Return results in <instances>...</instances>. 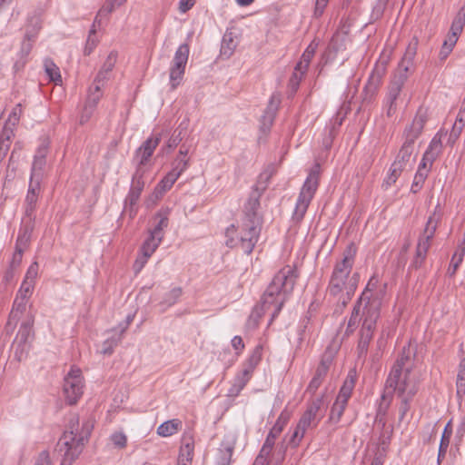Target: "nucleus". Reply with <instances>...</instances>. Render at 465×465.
I'll return each instance as SVG.
<instances>
[{
	"mask_svg": "<svg viewBox=\"0 0 465 465\" xmlns=\"http://www.w3.org/2000/svg\"><path fill=\"white\" fill-rule=\"evenodd\" d=\"M322 405L323 396L313 399L308 404L306 411L300 418L298 423L302 427L306 428L307 430L310 428H315L319 424L320 420L323 416V414L321 413Z\"/></svg>",
	"mask_w": 465,
	"mask_h": 465,
	"instance_id": "ddd939ff",
	"label": "nucleus"
},
{
	"mask_svg": "<svg viewBox=\"0 0 465 465\" xmlns=\"http://www.w3.org/2000/svg\"><path fill=\"white\" fill-rule=\"evenodd\" d=\"M291 418V412L284 409L280 416L278 417L275 424L269 431L266 439L270 440L271 441H273L275 443L276 439L279 437V435L282 432L284 427L287 425L289 420Z\"/></svg>",
	"mask_w": 465,
	"mask_h": 465,
	"instance_id": "a878e982",
	"label": "nucleus"
},
{
	"mask_svg": "<svg viewBox=\"0 0 465 465\" xmlns=\"http://www.w3.org/2000/svg\"><path fill=\"white\" fill-rule=\"evenodd\" d=\"M147 173V169L143 167H136L135 173L132 178L131 187L128 195L125 199V203H129L134 206L137 203L140 195L144 188L145 181L144 175Z\"/></svg>",
	"mask_w": 465,
	"mask_h": 465,
	"instance_id": "a211bd4d",
	"label": "nucleus"
},
{
	"mask_svg": "<svg viewBox=\"0 0 465 465\" xmlns=\"http://www.w3.org/2000/svg\"><path fill=\"white\" fill-rule=\"evenodd\" d=\"M117 60V53L114 51H112L106 57L104 63L103 64L101 69L110 74L113 68L114 67V64Z\"/></svg>",
	"mask_w": 465,
	"mask_h": 465,
	"instance_id": "680f3d73",
	"label": "nucleus"
},
{
	"mask_svg": "<svg viewBox=\"0 0 465 465\" xmlns=\"http://www.w3.org/2000/svg\"><path fill=\"white\" fill-rule=\"evenodd\" d=\"M332 360L333 357L331 353L325 352L322 355L320 364L316 369L315 374L306 389V392H309L312 395L315 394L316 391L322 385L324 378L326 377L330 366L332 363Z\"/></svg>",
	"mask_w": 465,
	"mask_h": 465,
	"instance_id": "f3484780",
	"label": "nucleus"
},
{
	"mask_svg": "<svg viewBox=\"0 0 465 465\" xmlns=\"http://www.w3.org/2000/svg\"><path fill=\"white\" fill-rule=\"evenodd\" d=\"M27 302L28 300L15 297L12 310L9 313L8 321L5 327L6 333H13L18 322L20 321L22 316L26 312Z\"/></svg>",
	"mask_w": 465,
	"mask_h": 465,
	"instance_id": "aec40b11",
	"label": "nucleus"
},
{
	"mask_svg": "<svg viewBox=\"0 0 465 465\" xmlns=\"http://www.w3.org/2000/svg\"><path fill=\"white\" fill-rule=\"evenodd\" d=\"M427 119V110L422 107L419 108L411 124L404 130L405 140L401 148L408 149V151L413 153L415 141L421 134Z\"/></svg>",
	"mask_w": 465,
	"mask_h": 465,
	"instance_id": "f8f14e48",
	"label": "nucleus"
},
{
	"mask_svg": "<svg viewBox=\"0 0 465 465\" xmlns=\"http://www.w3.org/2000/svg\"><path fill=\"white\" fill-rule=\"evenodd\" d=\"M38 263L36 262H34L27 269L24 281H29L31 282V283L35 284V279L38 275Z\"/></svg>",
	"mask_w": 465,
	"mask_h": 465,
	"instance_id": "e2e57ef3",
	"label": "nucleus"
},
{
	"mask_svg": "<svg viewBox=\"0 0 465 465\" xmlns=\"http://www.w3.org/2000/svg\"><path fill=\"white\" fill-rule=\"evenodd\" d=\"M102 96L103 88L101 87V85L92 84V85L89 87L84 107L80 116L81 124H84L89 121Z\"/></svg>",
	"mask_w": 465,
	"mask_h": 465,
	"instance_id": "dca6fc26",
	"label": "nucleus"
},
{
	"mask_svg": "<svg viewBox=\"0 0 465 465\" xmlns=\"http://www.w3.org/2000/svg\"><path fill=\"white\" fill-rule=\"evenodd\" d=\"M319 186V174L312 171L307 176L301 192L299 193L296 205L292 213V221L299 223L302 221L308 207L314 197Z\"/></svg>",
	"mask_w": 465,
	"mask_h": 465,
	"instance_id": "0eeeda50",
	"label": "nucleus"
},
{
	"mask_svg": "<svg viewBox=\"0 0 465 465\" xmlns=\"http://www.w3.org/2000/svg\"><path fill=\"white\" fill-rule=\"evenodd\" d=\"M347 404L348 403L336 399L333 405L331 408L328 421L332 424H337L341 420V418L343 415Z\"/></svg>",
	"mask_w": 465,
	"mask_h": 465,
	"instance_id": "79ce46f5",
	"label": "nucleus"
},
{
	"mask_svg": "<svg viewBox=\"0 0 465 465\" xmlns=\"http://www.w3.org/2000/svg\"><path fill=\"white\" fill-rule=\"evenodd\" d=\"M183 426V422L179 419H173L164 421L157 428V434L161 437H170L177 433Z\"/></svg>",
	"mask_w": 465,
	"mask_h": 465,
	"instance_id": "7c9ffc66",
	"label": "nucleus"
},
{
	"mask_svg": "<svg viewBox=\"0 0 465 465\" xmlns=\"http://www.w3.org/2000/svg\"><path fill=\"white\" fill-rule=\"evenodd\" d=\"M114 9H115V5H114V1L106 0L105 3L104 4V5L99 10L96 17L98 18L99 16H102V15H107L111 14ZM97 23H99L98 20H97Z\"/></svg>",
	"mask_w": 465,
	"mask_h": 465,
	"instance_id": "69168bd1",
	"label": "nucleus"
},
{
	"mask_svg": "<svg viewBox=\"0 0 465 465\" xmlns=\"http://www.w3.org/2000/svg\"><path fill=\"white\" fill-rule=\"evenodd\" d=\"M281 104V95L279 94H272L267 108L265 109L261 118V129L263 133H267L271 130L276 117L279 105Z\"/></svg>",
	"mask_w": 465,
	"mask_h": 465,
	"instance_id": "412c9836",
	"label": "nucleus"
},
{
	"mask_svg": "<svg viewBox=\"0 0 465 465\" xmlns=\"http://www.w3.org/2000/svg\"><path fill=\"white\" fill-rule=\"evenodd\" d=\"M306 430V428L302 427L299 423H297V426L295 427L294 431L289 440V444L293 448L299 446L305 435Z\"/></svg>",
	"mask_w": 465,
	"mask_h": 465,
	"instance_id": "3c124183",
	"label": "nucleus"
},
{
	"mask_svg": "<svg viewBox=\"0 0 465 465\" xmlns=\"http://www.w3.org/2000/svg\"><path fill=\"white\" fill-rule=\"evenodd\" d=\"M235 46H236V45L234 44V41L232 40V38L230 37L229 39H227V35H225L223 37V40L222 43V47H221L222 55H223L225 57H230L232 54L233 50L235 49Z\"/></svg>",
	"mask_w": 465,
	"mask_h": 465,
	"instance_id": "4d7b16f0",
	"label": "nucleus"
},
{
	"mask_svg": "<svg viewBox=\"0 0 465 465\" xmlns=\"http://www.w3.org/2000/svg\"><path fill=\"white\" fill-rule=\"evenodd\" d=\"M274 444L275 443L273 441H271L270 440L265 439V441H264L259 454L262 455L263 457L268 459L272 453Z\"/></svg>",
	"mask_w": 465,
	"mask_h": 465,
	"instance_id": "338daca9",
	"label": "nucleus"
},
{
	"mask_svg": "<svg viewBox=\"0 0 465 465\" xmlns=\"http://www.w3.org/2000/svg\"><path fill=\"white\" fill-rule=\"evenodd\" d=\"M413 70L414 62L401 59L394 74H402L406 77L407 80L409 77V73L412 72Z\"/></svg>",
	"mask_w": 465,
	"mask_h": 465,
	"instance_id": "6e6d98bb",
	"label": "nucleus"
},
{
	"mask_svg": "<svg viewBox=\"0 0 465 465\" xmlns=\"http://www.w3.org/2000/svg\"><path fill=\"white\" fill-rule=\"evenodd\" d=\"M34 322L35 316L32 313H27L24 318L15 339L14 340L12 348L14 350L15 357L18 361L26 358L30 350V343L34 339Z\"/></svg>",
	"mask_w": 465,
	"mask_h": 465,
	"instance_id": "6e6552de",
	"label": "nucleus"
},
{
	"mask_svg": "<svg viewBox=\"0 0 465 465\" xmlns=\"http://www.w3.org/2000/svg\"><path fill=\"white\" fill-rule=\"evenodd\" d=\"M179 177L178 173L171 170L157 184L156 190L161 193L170 190Z\"/></svg>",
	"mask_w": 465,
	"mask_h": 465,
	"instance_id": "a18cd8bd",
	"label": "nucleus"
},
{
	"mask_svg": "<svg viewBox=\"0 0 465 465\" xmlns=\"http://www.w3.org/2000/svg\"><path fill=\"white\" fill-rule=\"evenodd\" d=\"M189 53V45L183 44L177 48L174 54L169 74L171 90H175L183 79Z\"/></svg>",
	"mask_w": 465,
	"mask_h": 465,
	"instance_id": "9d476101",
	"label": "nucleus"
},
{
	"mask_svg": "<svg viewBox=\"0 0 465 465\" xmlns=\"http://www.w3.org/2000/svg\"><path fill=\"white\" fill-rule=\"evenodd\" d=\"M406 82V77L402 74H394L389 85L387 101L396 102L401 89Z\"/></svg>",
	"mask_w": 465,
	"mask_h": 465,
	"instance_id": "c85d7f7f",
	"label": "nucleus"
},
{
	"mask_svg": "<svg viewBox=\"0 0 465 465\" xmlns=\"http://www.w3.org/2000/svg\"><path fill=\"white\" fill-rule=\"evenodd\" d=\"M110 440H111L112 443L114 445V447H116V448L124 449L126 447L127 437L122 431H116V432L113 433L110 437Z\"/></svg>",
	"mask_w": 465,
	"mask_h": 465,
	"instance_id": "052dcab7",
	"label": "nucleus"
},
{
	"mask_svg": "<svg viewBox=\"0 0 465 465\" xmlns=\"http://www.w3.org/2000/svg\"><path fill=\"white\" fill-rule=\"evenodd\" d=\"M355 386V380L352 376H348L343 382L336 399L343 402L348 403L349 399L351 396V392Z\"/></svg>",
	"mask_w": 465,
	"mask_h": 465,
	"instance_id": "ea45409f",
	"label": "nucleus"
},
{
	"mask_svg": "<svg viewBox=\"0 0 465 465\" xmlns=\"http://www.w3.org/2000/svg\"><path fill=\"white\" fill-rule=\"evenodd\" d=\"M464 255H465L464 247H461V248L458 247L457 251L454 252V254L451 258L450 266L448 268V273L450 274V276H453L456 273L460 264L463 261Z\"/></svg>",
	"mask_w": 465,
	"mask_h": 465,
	"instance_id": "49530a36",
	"label": "nucleus"
},
{
	"mask_svg": "<svg viewBox=\"0 0 465 465\" xmlns=\"http://www.w3.org/2000/svg\"><path fill=\"white\" fill-rule=\"evenodd\" d=\"M447 135V132L440 130L431 139L429 147L425 151L427 159L430 160L432 157L437 159L442 151V138Z\"/></svg>",
	"mask_w": 465,
	"mask_h": 465,
	"instance_id": "bb28decb",
	"label": "nucleus"
},
{
	"mask_svg": "<svg viewBox=\"0 0 465 465\" xmlns=\"http://www.w3.org/2000/svg\"><path fill=\"white\" fill-rule=\"evenodd\" d=\"M262 347L261 345H258L254 348V350L252 351L249 358L243 363L242 369L244 371H248L251 374H252L254 369L260 363V361L262 360Z\"/></svg>",
	"mask_w": 465,
	"mask_h": 465,
	"instance_id": "f704fd0d",
	"label": "nucleus"
},
{
	"mask_svg": "<svg viewBox=\"0 0 465 465\" xmlns=\"http://www.w3.org/2000/svg\"><path fill=\"white\" fill-rule=\"evenodd\" d=\"M317 47H318V43H316L315 41H312L307 46V48L302 53L300 61L297 64V65H299L300 68H302L303 70H308L309 64H310L312 57L315 54Z\"/></svg>",
	"mask_w": 465,
	"mask_h": 465,
	"instance_id": "58836bf2",
	"label": "nucleus"
},
{
	"mask_svg": "<svg viewBox=\"0 0 465 465\" xmlns=\"http://www.w3.org/2000/svg\"><path fill=\"white\" fill-rule=\"evenodd\" d=\"M189 167V162L182 159H174L173 161V168L176 173L181 175Z\"/></svg>",
	"mask_w": 465,
	"mask_h": 465,
	"instance_id": "0e129e2a",
	"label": "nucleus"
},
{
	"mask_svg": "<svg viewBox=\"0 0 465 465\" xmlns=\"http://www.w3.org/2000/svg\"><path fill=\"white\" fill-rule=\"evenodd\" d=\"M456 394L459 399H462L465 395V357L461 358L458 365Z\"/></svg>",
	"mask_w": 465,
	"mask_h": 465,
	"instance_id": "e433bc0d",
	"label": "nucleus"
},
{
	"mask_svg": "<svg viewBox=\"0 0 465 465\" xmlns=\"http://www.w3.org/2000/svg\"><path fill=\"white\" fill-rule=\"evenodd\" d=\"M45 71L49 77L50 81L55 84L62 83V76L59 67L50 59L45 61Z\"/></svg>",
	"mask_w": 465,
	"mask_h": 465,
	"instance_id": "37998d69",
	"label": "nucleus"
},
{
	"mask_svg": "<svg viewBox=\"0 0 465 465\" xmlns=\"http://www.w3.org/2000/svg\"><path fill=\"white\" fill-rule=\"evenodd\" d=\"M63 392L69 405L75 404L84 392V378L82 371L73 366L64 379Z\"/></svg>",
	"mask_w": 465,
	"mask_h": 465,
	"instance_id": "1a4fd4ad",
	"label": "nucleus"
},
{
	"mask_svg": "<svg viewBox=\"0 0 465 465\" xmlns=\"http://www.w3.org/2000/svg\"><path fill=\"white\" fill-rule=\"evenodd\" d=\"M97 23V17H95L94 22L93 24V28L89 32L88 38L86 40L85 47H84V54L86 55L90 54L93 50L95 48L98 40L95 37V25Z\"/></svg>",
	"mask_w": 465,
	"mask_h": 465,
	"instance_id": "09e8293b",
	"label": "nucleus"
},
{
	"mask_svg": "<svg viewBox=\"0 0 465 465\" xmlns=\"http://www.w3.org/2000/svg\"><path fill=\"white\" fill-rule=\"evenodd\" d=\"M306 72H307V70H303V69L300 68L299 65H297V64L294 67V71L289 80V87L293 93H295L297 91V89L299 88V85H300L303 76L305 75Z\"/></svg>",
	"mask_w": 465,
	"mask_h": 465,
	"instance_id": "de8ad7c7",
	"label": "nucleus"
},
{
	"mask_svg": "<svg viewBox=\"0 0 465 465\" xmlns=\"http://www.w3.org/2000/svg\"><path fill=\"white\" fill-rule=\"evenodd\" d=\"M298 271L295 265L287 264L274 275L272 282L262 295V310L272 311V320L280 313L288 295L292 292Z\"/></svg>",
	"mask_w": 465,
	"mask_h": 465,
	"instance_id": "20e7f679",
	"label": "nucleus"
},
{
	"mask_svg": "<svg viewBox=\"0 0 465 465\" xmlns=\"http://www.w3.org/2000/svg\"><path fill=\"white\" fill-rule=\"evenodd\" d=\"M22 114H23L22 104H17L12 109L7 120L5 123L2 136H7V140H9L12 136H14V130L16 127V125L19 124Z\"/></svg>",
	"mask_w": 465,
	"mask_h": 465,
	"instance_id": "5701e85b",
	"label": "nucleus"
},
{
	"mask_svg": "<svg viewBox=\"0 0 465 465\" xmlns=\"http://www.w3.org/2000/svg\"><path fill=\"white\" fill-rule=\"evenodd\" d=\"M32 230L29 226H24L19 230L18 236L15 242V249L25 251L31 240Z\"/></svg>",
	"mask_w": 465,
	"mask_h": 465,
	"instance_id": "a19ab883",
	"label": "nucleus"
},
{
	"mask_svg": "<svg viewBox=\"0 0 465 465\" xmlns=\"http://www.w3.org/2000/svg\"><path fill=\"white\" fill-rule=\"evenodd\" d=\"M465 26V5L461 6L455 15L450 32L448 33L443 44L451 47L452 49L457 44V41L463 31Z\"/></svg>",
	"mask_w": 465,
	"mask_h": 465,
	"instance_id": "6ab92c4d",
	"label": "nucleus"
},
{
	"mask_svg": "<svg viewBox=\"0 0 465 465\" xmlns=\"http://www.w3.org/2000/svg\"><path fill=\"white\" fill-rule=\"evenodd\" d=\"M163 238L156 236L149 232L148 237L141 246V255H139L134 264V270L136 273L140 272L144 267L149 258L156 251Z\"/></svg>",
	"mask_w": 465,
	"mask_h": 465,
	"instance_id": "4468645a",
	"label": "nucleus"
},
{
	"mask_svg": "<svg viewBox=\"0 0 465 465\" xmlns=\"http://www.w3.org/2000/svg\"><path fill=\"white\" fill-rule=\"evenodd\" d=\"M162 139L161 134H153L147 138L142 145L136 150L135 157L138 161L137 167H143L148 170L147 163L153 155L154 150L159 145Z\"/></svg>",
	"mask_w": 465,
	"mask_h": 465,
	"instance_id": "2eb2a0df",
	"label": "nucleus"
},
{
	"mask_svg": "<svg viewBox=\"0 0 465 465\" xmlns=\"http://www.w3.org/2000/svg\"><path fill=\"white\" fill-rule=\"evenodd\" d=\"M377 280L371 278L361 295L354 304L348 320L344 335L351 336L361 325L357 354L365 360L371 341L372 340L377 321L380 318L381 299L374 294Z\"/></svg>",
	"mask_w": 465,
	"mask_h": 465,
	"instance_id": "f257e3e1",
	"label": "nucleus"
},
{
	"mask_svg": "<svg viewBox=\"0 0 465 465\" xmlns=\"http://www.w3.org/2000/svg\"><path fill=\"white\" fill-rule=\"evenodd\" d=\"M187 125L188 123L185 121L180 124L178 129L174 131L173 135L167 141L166 144L163 146V148L161 149V152L163 153H168L171 150L175 148L181 143V141L183 140V130L186 129Z\"/></svg>",
	"mask_w": 465,
	"mask_h": 465,
	"instance_id": "473e14b6",
	"label": "nucleus"
},
{
	"mask_svg": "<svg viewBox=\"0 0 465 465\" xmlns=\"http://www.w3.org/2000/svg\"><path fill=\"white\" fill-rule=\"evenodd\" d=\"M411 351L410 348H403L401 357L396 361L395 364L391 369H397L399 372H405V371H411Z\"/></svg>",
	"mask_w": 465,
	"mask_h": 465,
	"instance_id": "c03bdc74",
	"label": "nucleus"
},
{
	"mask_svg": "<svg viewBox=\"0 0 465 465\" xmlns=\"http://www.w3.org/2000/svg\"><path fill=\"white\" fill-rule=\"evenodd\" d=\"M451 435H452V430L450 428V421H449L443 430V433H442V436L440 439L439 452H438V462H440V460L445 458L449 445H450Z\"/></svg>",
	"mask_w": 465,
	"mask_h": 465,
	"instance_id": "c9c22d12",
	"label": "nucleus"
},
{
	"mask_svg": "<svg viewBox=\"0 0 465 465\" xmlns=\"http://www.w3.org/2000/svg\"><path fill=\"white\" fill-rule=\"evenodd\" d=\"M418 390V381L412 375L411 371L407 370L405 372H399L397 369H391L387 377L381 398L385 401L387 396L392 397L396 393L401 401L399 406L400 420H403L410 411L411 402Z\"/></svg>",
	"mask_w": 465,
	"mask_h": 465,
	"instance_id": "423d86ee",
	"label": "nucleus"
},
{
	"mask_svg": "<svg viewBox=\"0 0 465 465\" xmlns=\"http://www.w3.org/2000/svg\"><path fill=\"white\" fill-rule=\"evenodd\" d=\"M419 41L417 37H413L406 47L405 53L401 59L414 62L417 54Z\"/></svg>",
	"mask_w": 465,
	"mask_h": 465,
	"instance_id": "8fccbe9b",
	"label": "nucleus"
},
{
	"mask_svg": "<svg viewBox=\"0 0 465 465\" xmlns=\"http://www.w3.org/2000/svg\"><path fill=\"white\" fill-rule=\"evenodd\" d=\"M252 375L248 371L243 369L235 376L233 383L229 390L230 396H237L241 391L246 386L251 380Z\"/></svg>",
	"mask_w": 465,
	"mask_h": 465,
	"instance_id": "2f4dec72",
	"label": "nucleus"
},
{
	"mask_svg": "<svg viewBox=\"0 0 465 465\" xmlns=\"http://www.w3.org/2000/svg\"><path fill=\"white\" fill-rule=\"evenodd\" d=\"M430 246V240L423 238L420 236L417 247H416V254L412 261V266L417 268H420L423 262L426 259L428 250Z\"/></svg>",
	"mask_w": 465,
	"mask_h": 465,
	"instance_id": "cd10ccee",
	"label": "nucleus"
},
{
	"mask_svg": "<svg viewBox=\"0 0 465 465\" xmlns=\"http://www.w3.org/2000/svg\"><path fill=\"white\" fill-rule=\"evenodd\" d=\"M46 153H47V148L45 146L40 147L37 150V152L34 157V162L32 163L31 177H30L31 181L41 182L42 177H43V171H44V168L46 163V162H45Z\"/></svg>",
	"mask_w": 465,
	"mask_h": 465,
	"instance_id": "4be33fe9",
	"label": "nucleus"
},
{
	"mask_svg": "<svg viewBox=\"0 0 465 465\" xmlns=\"http://www.w3.org/2000/svg\"><path fill=\"white\" fill-rule=\"evenodd\" d=\"M121 338H109L106 341L103 342L101 353L104 355H111L114 352V348L118 345L120 342Z\"/></svg>",
	"mask_w": 465,
	"mask_h": 465,
	"instance_id": "5fc2aeb1",
	"label": "nucleus"
},
{
	"mask_svg": "<svg viewBox=\"0 0 465 465\" xmlns=\"http://www.w3.org/2000/svg\"><path fill=\"white\" fill-rule=\"evenodd\" d=\"M35 465H52L48 451L44 450L39 454Z\"/></svg>",
	"mask_w": 465,
	"mask_h": 465,
	"instance_id": "774afa93",
	"label": "nucleus"
},
{
	"mask_svg": "<svg viewBox=\"0 0 465 465\" xmlns=\"http://www.w3.org/2000/svg\"><path fill=\"white\" fill-rule=\"evenodd\" d=\"M355 255L356 248L351 243L344 250L342 259L335 263L328 285L329 293L340 296L342 307L351 300L359 283V274H351Z\"/></svg>",
	"mask_w": 465,
	"mask_h": 465,
	"instance_id": "7ed1b4c3",
	"label": "nucleus"
},
{
	"mask_svg": "<svg viewBox=\"0 0 465 465\" xmlns=\"http://www.w3.org/2000/svg\"><path fill=\"white\" fill-rule=\"evenodd\" d=\"M169 212L167 210H160L154 216L155 224L154 227L149 232L163 238L164 229L169 224Z\"/></svg>",
	"mask_w": 465,
	"mask_h": 465,
	"instance_id": "c756f323",
	"label": "nucleus"
},
{
	"mask_svg": "<svg viewBox=\"0 0 465 465\" xmlns=\"http://www.w3.org/2000/svg\"><path fill=\"white\" fill-rule=\"evenodd\" d=\"M440 220V214L436 211L429 217L426 226L424 228L423 233L420 235L423 238L429 239L431 241L433 238L438 223Z\"/></svg>",
	"mask_w": 465,
	"mask_h": 465,
	"instance_id": "4c0bfd02",
	"label": "nucleus"
},
{
	"mask_svg": "<svg viewBox=\"0 0 465 465\" xmlns=\"http://www.w3.org/2000/svg\"><path fill=\"white\" fill-rule=\"evenodd\" d=\"M39 191L40 182L30 180L28 192L25 197V214L27 216H31L35 209Z\"/></svg>",
	"mask_w": 465,
	"mask_h": 465,
	"instance_id": "b1692460",
	"label": "nucleus"
},
{
	"mask_svg": "<svg viewBox=\"0 0 465 465\" xmlns=\"http://www.w3.org/2000/svg\"><path fill=\"white\" fill-rule=\"evenodd\" d=\"M35 288V284L31 283L29 281H23L15 297L24 298L25 300H29L31 297L33 291Z\"/></svg>",
	"mask_w": 465,
	"mask_h": 465,
	"instance_id": "864d4df0",
	"label": "nucleus"
},
{
	"mask_svg": "<svg viewBox=\"0 0 465 465\" xmlns=\"http://www.w3.org/2000/svg\"><path fill=\"white\" fill-rule=\"evenodd\" d=\"M266 189L260 182L253 187L249 199L244 205L243 215L238 223L226 229V245L230 248L239 247L244 253H252L258 242L262 229V219L257 213L260 207V198Z\"/></svg>",
	"mask_w": 465,
	"mask_h": 465,
	"instance_id": "f03ea898",
	"label": "nucleus"
},
{
	"mask_svg": "<svg viewBox=\"0 0 465 465\" xmlns=\"http://www.w3.org/2000/svg\"><path fill=\"white\" fill-rule=\"evenodd\" d=\"M94 424L92 420L83 422L79 429L78 416H73L69 421V430L65 431L59 439L55 451L63 456L61 465H72V463L82 453L85 442L93 430Z\"/></svg>",
	"mask_w": 465,
	"mask_h": 465,
	"instance_id": "39448f33",
	"label": "nucleus"
},
{
	"mask_svg": "<svg viewBox=\"0 0 465 465\" xmlns=\"http://www.w3.org/2000/svg\"><path fill=\"white\" fill-rule=\"evenodd\" d=\"M40 27L41 26L39 25L38 20L35 19V25L33 30L32 31H30L28 29L26 30L25 39L23 42L22 47H21V54L23 57L27 56L29 54V53L31 52L32 47H33L32 43L34 42L36 34L40 30Z\"/></svg>",
	"mask_w": 465,
	"mask_h": 465,
	"instance_id": "72a5a7b5",
	"label": "nucleus"
},
{
	"mask_svg": "<svg viewBox=\"0 0 465 465\" xmlns=\"http://www.w3.org/2000/svg\"><path fill=\"white\" fill-rule=\"evenodd\" d=\"M391 399L392 397L391 396H387L386 400L383 401L381 399V402L380 403L379 405V408L377 410V414H376V420L379 421V422H382V425L384 426L385 425V420H384V416L386 415L387 413V411L390 407V404H391Z\"/></svg>",
	"mask_w": 465,
	"mask_h": 465,
	"instance_id": "603ef678",
	"label": "nucleus"
},
{
	"mask_svg": "<svg viewBox=\"0 0 465 465\" xmlns=\"http://www.w3.org/2000/svg\"><path fill=\"white\" fill-rule=\"evenodd\" d=\"M183 290L181 287H175L166 293L163 302L169 306L174 304L182 296Z\"/></svg>",
	"mask_w": 465,
	"mask_h": 465,
	"instance_id": "bf43d9fd",
	"label": "nucleus"
},
{
	"mask_svg": "<svg viewBox=\"0 0 465 465\" xmlns=\"http://www.w3.org/2000/svg\"><path fill=\"white\" fill-rule=\"evenodd\" d=\"M411 156L412 153L408 151V149L401 147L396 159L391 165L387 176L383 180L381 186L384 190H387L393 185L401 176V173L408 167H411L412 163Z\"/></svg>",
	"mask_w": 465,
	"mask_h": 465,
	"instance_id": "9b49d317",
	"label": "nucleus"
},
{
	"mask_svg": "<svg viewBox=\"0 0 465 465\" xmlns=\"http://www.w3.org/2000/svg\"><path fill=\"white\" fill-rule=\"evenodd\" d=\"M233 447L232 446H225L224 449L220 450V458L218 460V465H230L232 456Z\"/></svg>",
	"mask_w": 465,
	"mask_h": 465,
	"instance_id": "13d9d810",
	"label": "nucleus"
},
{
	"mask_svg": "<svg viewBox=\"0 0 465 465\" xmlns=\"http://www.w3.org/2000/svg\"><path fill=\"white\" fill-rule=\"evenodd\" d=\"M194 455V440L190 434H185L182 438V444L179 450L178 460L182 461H193Z\"/></svg>",
	"mask_w": 465,
	"mask_h": 465,
	"instance_id": "393cba45",
	"label": "nucleus"
}]
</instances>
